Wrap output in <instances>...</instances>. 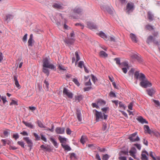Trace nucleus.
<instances>
[{"label": "nucleus", "instance_id": "nucleus-1", "mask_svg": "<svg viewBox=\"0 0 160 160\" xmlns=\"http://www.w3.org/2000/svg\"><path fill=\"white\" fill-rule=\"evenodd\" d=\"M134 78L141 81L140 85L142 88H146L152 86V83L148 80L145 75L142 73H139V71H136L135 72Z\"/></svg>", "mask_w": 160, "mask_h": 160}, {"label": "nucleus", "instance_id": "nucleus-2", "mask_svg": "<svg viewBox=\"0 0 160 160\" xmlns=\"http://www.w3.org/2000/svg\"><path fill=\"white\" fill-rule=\"evenodd\" d=\"M72 13L70 14V17L74 19H77L78 18L77 15L75 14L81 15L83 13V12L82 9L79 7H76L73 9H72Z\"/></svg>", "mask_w": 160, "mask_h": 160}, {"label": "nucleus", "instance_id": "nucleus-3", "mask_svg": "<svg viewBox=\"0 0 160 160\" xmlns=\"http://www.w3.org/2000/svg\"><path fill=\"white\" fill-rule=\"evenodd\" d=\"M66 5L60 2L55 1L52 4V7L57 10H62L66 8Z\"/></svg>", "mask_w": 160, "mask_h": 160}, {"label": "nucleus", "instance_id": "nucleus-4", "mask_svg": "<svg viewBox=\"0 0 160 160\" xmlns=\"http://www.w3.org/2000/svg\"><path fill=\"white\" fill-rule=\"evenodd\" d=\"M42 67H47L52 69H56L55 67L52 64H50V62L48 58L46 57L43 60Z\"/></svg>", "mask_w": 160, "mask_h": 160}, {"label": "nucleus", "instance_id": "nucleus-5", "mask_svg": "<svg viewBox=\"0 0 160 160\" xmlns=\"http://www.w3.org/2000/svg\"><path fill=\"white\" fill-rule=\"evenodd\" d=\"M137 133L135 132L130 135L128 137V139L132 142H137L140 140L139 137L137 136Z\"/></svg>", "mask_w": 160, "mask_h": 160}, {"label": "nucleus", "instance_id": "nucleus-6", "mask_svg": "<svg viewBox=\"0 0 160 160\" xmlns=\"http://www.w3.org/2000/svg\"><path fill=\"white\" fill-rule=\"evenodd\" d=\"M63 94L64 96H67L69 98L72 99L73 98L72 93L66 88H63Z\"/></svg>", "mask_w": 160, "mask_h": 160}, {"label": "nucleus", "instance_id": "nucleus-7", "mask_svg": "<svg viewBox=\"0 0 160 160\" xmlns=\"http://www.w3.org/2000/svg\"><path fill=\"white\" fill-rule=\"evenodd\" d=\"M93 112L95 114L97 122H98L100 120L103 119V113L101 112H99L96 110H94Z\"/></svg>", "mask_w": 160, "mask_h": 160}, {"label": "nucleus", "instance_id": "nucleus-8", "mask_svg": "<svg viewBox=\"0 0 160 160\" xmlns=\"http://www.w3.org/2000/svg\"><path fill=\"white\" fill-rule=\"evenodd\" d=\"M23 139L26 141L28 144V146L30 148V150H31L33 146V142L32 140L30 139L29 137H24Z\"/></svg>", "mask_w": 160, "mask_h": 160}, {"label": "nucleus", "instance_id": "nucleus-9", "mask_svg": "<svg viewBox=\"0 0 160 160\" xmlns=\"http://www.w3.org/2000/svg\"><path fill=\"white\" fill-rule=\"evenodd\" d=\"M136 152V150L134 147H132L131 148V149L129 151L130 155L132 156L134 159H137L136 157V155H135Z\"/></svg>", "mask_w": 160, "mask_h": 160}, {"label": "nucleus", "instance_id": "nucleus-10", "mask_svg": "<svg viewBox=\"0 0 160 160\" xmlns=\"http://www.w3.org/2000/svg\"><path fill=\"white\" fill-rule=\"evenodd\" d=\"M64 42L68 45H70L72 44L74 41V40L72 38H65L64 39Z\"/></svg>", "mask_w": 160, "mask_h": 160}, {"label": "nucleus", "instance_id": "nucleus-11", "mask_svg": "<svg viewBox=\"0 0 160 160\" xmlns=\"http://www.w3.org/2000/svg\"><path fill=\"white\" fill-rule=\"evenodd\" d=\"M76 115L78 121L81 122L82 121V114L81 110L79 108H77L76 109Z\"/></svg>", "mask_w": 160, "mask_h": 160}, {"label": "nucleus", "instance_id": "nucleus-12", "mask_svg": "<svg viewBox=\"0 0 160 160\" xmlns=\"http://www.w3.org/2000/svg\"><path fill=\"white\" fill-rule=\"evenodd\" d=\"M65 128H64L57 127L55 129V132L58 134H63L64 133Z\"/></svg>", "mask_w": 160, "mask_h": 160}, {"label": "nucleus", "instance_id": "nucleus-13", "mask_svg": "<svg viewBox=\"0 0 160 160\" xmlns=\"http://www.w3.org/2000/svg\"><path fill=\"white\" fill-rule=\"evenodd\" d=\"M133 6L132 3H128L127 5L126 10L127 12L129 13L130 12L132 11L133 10Z\"/></svg>", "mask_w": 160, "mask_h": 160}, {"label": "nucleus", "instance_id": "nucleus-14", "mask_svg": "<svg viewBox=\"0 0 160 160\" xmlns=\"http://www.w3.org/2000/svg\"><path fill=\"white\" fill-rule=\"evenodd\" d=\"M146 91L148 95L152 97L156 92L155 90L152 88L148 89L146 90Z\"/></svg>", "mask_w": 160, "mask_h": 160}, {"label": "nucleus", "instance_id": "nucleus-15", "mask_svg": "<svg viewBox=\"0 0 160 160\" xmlns=\"http://www.w3.org/2000/svg\"><path fill=\"white\" fill-rule=\"evenodd\" d=\"M146 154L148 155V154L147 151H143L142 152L141 154V159L142 160H148V158Z\"/></svg>", "mask_w": 160, "mask_h": 160}, {"label": "nucleus", "instance_id": "nucleus-16", "mask_svg": "<svg viewBox=\"0 0 160 160\" xmlns=\"http://www.w3.org/2000/svg\"><path fill=\"white\" fill-rule=\"evenodd\" d=\"M98 35L103 38L105 40H108L109 39V37H108L107 35L102 32H100L98 34Z\"/></svg>", "mask_w": 160, "mask_h": 160}, {"label": "nucleus", "instance_id": "nucleus-17", "mask_svg": "<svg viewBox=\"0 0 160 160\" xmlns=\"http://www.w3.org/2000/svg\"><path fill=\"white\" fill-rule=\"evenodd\" d=\"M58 139L61 144H66L67 139L65 138L62 137L61 136H59L58 137Z\"/></svg>", "mask_w": 160, "mask_h": 160}, {"label": "nucleus", "instance_id": "nucleus-18", "mask_svg": "<svg viewBox=\"0 0 160 160\" xmlns=\"http://www.w3.org/2000/svg\"><path fill=\"white\" fill-rule=\"evenodd\" d=\"M22 122L26 126L30 128L33 129L34 128L33 125H32L31 122H28L24 121H23Z\"/></svg>", "mask_w": 160, "mask_h": 160}, {"label": "nucleus", "instance_id": "nucleus-19", "mask_svg": "<svg viewBox=\"0 0 160 160\" xmlns=\"http://www.w3.org/2000/svg\"><path fill=\"white\" fill-rule=\"evenodd\" d=\"M144 130L146 133L151 134L153 132L149 128V127L147 125H145L144 126Z\"/></svg>", "mask_w": 160, "mask_h": 160}, {"label": "nucleus", "instance_id": "nucleus-20", "mask_svg": "<svg viewBox=\"0 0 160 160\" xmlns=\"http://www.w3.org/2000/svg\"><path fill=\"white\" fill-rule=\"evenodd\" d=\"M106 104V102L102 99H99L97 101V104L98 106H103Z\"/></svg>", "mask_w": 160, "mask_h": 160}, {"label": "nucleus", "instance_id": "nucleus-21", "mask_svg": "<svg viewBox=\"0 0 160 160\" xmlns=\"http://www.w3.org/2000/svg\"><path fill=\"white\" fill-rule=\"evenodd\" d=\"M50 140L52 143L54 147L56 148H57L58 147V144L54 138L52 137H51L50 138Z\"/></svg>", "mask_w": 160, "mask_h": 160}, {"label": "nucleus", "instance_id": "nucleus-22", "mask_svg": "<svg viewBox=\"0 0 160 160\" xmlns=\"http://www.w3.org/2000/svg\"><path fill=\"white\" fill-rule=\"evenodd\" d=\"M147 17L150 21H152L154 20V16L151 12L149 11L148 12Z\"/></svg>", "mask_w": 160, "mask_h": 160}, {"label": "nucleus", "instance_id": "nucleus-23", "mask_svg": "<svg viewBox=\"0 0 160 160\" xmlns=\"http://www.w3.org/2000/svg\"><path fill=\"white\" fill-rule=\"evenodd\" d=\"M14 80L15 82V84L16 86L18 88H20V86L19 85L17 79V76L16 75L14 76Z\"/></svg>", "mask_w": 160, "mask_h": 160}, {"label": "nucleus", "instance_id": "nucleus-24", "mask_svg": "<svg viewBox=\"0 0 160 160\" xmlns=\"http://www.w3.org/2000/svg\"><path fill=\"white\" fill-rule=\"evenodd\" d=\"M137 120L140 122L142 123H148V122L144 119L142 117H139L137 118Z\"/></svg>", "mask_w": 160, "mask_h": 160}, {"label": "nucleus", "instance_id": "nucleus-25", "mask_svg": "<svg viewBox=\"0 0 160 160\" xmlns=\"http://www.w3.org/2000/svg\"><path fill=\"white\" fill-rule=\"evenodd\" d=\"M130 37L133 42H137V38L135 34L132 33H131L130 35Z\"/></svg>", "mask_w": 160, "mask_h": 160}, {"label": "nucleus", "instance_id": "nucleus-26", "mask_svg": "<svg viewBox=\"0 0 160 160\" xmlns=\"http://www.w3.org/2000/svg\"><path fill=\"white\" fill-rule=\"evenodd\" d=\"M33 35L31 34L30 35L28 41V45L32 47V41L33 40Z\"/></svg>", "mask_w": 160, "mask_h": 160}, {"label": "nucleus", "instance_id": "nucleus-27", "mask_svg": "<svg viewBox=\"0 0 160 160\" xmlns=\"http://www.w3.org/2000/svg\"><path fill=\"white\" fill-rule=\"evenodd\" d=\"M131 57L133 58L136 59L139 62L141 61L140 55H139L138 54V55L136 54H133L131 56Z\"/></svg>", "mask_w": 160, "mask_h": 160}, {"label": "nucleus", "instance_id": "nucleus-28", "mask_svg": "<svg viewBox=\"0 0 160 160\" xmlns=\"http://www.w3.org/2000/svg\"><path fill=\"white\" fill-rule=\"evenodd\" d=\"M47 67H43L42 72L46 74L47 76H48L50 74L49 71Z\"/></svg>", "mask_w": 160, "mask_h": 160}, {"label": "nucleus", "instance_id": "nucleus-29", "mask_svg": "<svg viewBox=\"0 0 160 160\" xmlns=\"http://www.w3.org/2000/svg\"><path fill=\"white\" fill-rule=\"evenodd\" d=\"M99 56L101 57L106 58L108 57V55L105 52L102 51L99 53Z\"/></svg>", "mask_w": 160, "mask_h": 160}, {"label": "nucleus", "instance_id": "nucleus-30", "mask_svg": "<svg viewBox=\"0 0 160 160\" xmlns=\"http://www.w3.org/2000/svg\"><path fill=\"white\" fill-rule=\"evenodd\" d=\"M61 146L65 150L70 151L71 149L70 147L68 145H64V144H61Z\"/></svg>", "mask_w": 160, "mask_h": 160}, {"label": "nucleus", "instance_id": "nucleus-31", "mask_svg": "<svg viewBox=\"0 0 160 160\" xmlns=\"http://www.w3.org/2000/svg\"><path fill=\"white\" fill-rule=\"evenodd\" d=\"M154 39L152 36H150L147 38L146 42L148 44H149L150 42H153V41L154 40Z\"/></svg>", "mask_w": 160, "mask_h": 160}, {"label": "nucleus", "instance_id": "nucleus-32", "mask_svg": "<svg viewBox=\"0 0 160 160\" xmlns=\"http://www.w3.org/2000/svg\"><path fill=\"white\" fill-rule=\"evenodd\" d=\"M91 77L93 82L94 84H96V82L98 81L97 78L93 74H91Z\"/></svg>", "mask_w": 160, "mask_h": 160}, {"label": "nucleus", "instance_id": "nucleus-33", "mask_svg": "<svg viewBox=\"0 0 160 160\" xmlns=\"http://www.w3.org/2000/svg\"><path fill=\"white\" fill-rule=\"evenodd\" d=\"M69 154L70 155V158L71 160H74L77 158L76 155L75 153L72 152L70 153Z\"/></svg>", "mask_w": 160, "mask_h": 160}, {"label": "nucleus", "instance_id": "nucleus-34", "mask_svg": "<svg viewBox=\"0 0 160 160\" xmlns=\"http://www.w3.org/2000/svg\"><path fill=\"white\" fill-rule=\"evenodd\" d=\"M82 95H81L78 96H76L75 97V100L76 101H78V102H79L82 100Z\"/></svg>", "mask_w": 160, "mask_h": 160}, {"label": "nucleus", "instance_id": "nucleus-35", "mask_svg": "<svg viewBox=\"0 0 160 160\" xmlns=\"http://www.w3.org/2000/svg\"><path fill=\"white\" fill-rule=\"evenodd\" d=\"M149 154V156L152 158V160H156V157H155L156 156V155L154 152L151 151L150 152Z\"/></svg>", "mask_w": 160, "mask_h": 160}, {"label": "nucleus", "instance_id": "nucleus-36", "mask_svg": "<svg viewBox=\"0 0 160 160\" xmlns=\"http://www.w3.org/2000/svg\"><path fill=\"white\" fill-rule=\"evenodd\" d=\"M75 55L76 58V61L75 62V65L77 64V62L80 59V57L78 54V52L76 51L75 52Z\"/></svg>", "mask_w": 160, "mask_h": 160}, {"label": "nucleus", "instance_id": "nucleus-37", "mask_svg": "<svg viewBox=\"0 0 160 160\" xmlns=\"http://www.w3.org/2000/svg\"><path fill=\"white\" fill-rule=\"evenodd\" d=\"M13 18V16L12 15L10 14H8L6 16L5 20L7 21L8 20H10L11 19H12Z\"/></svg>", "mask_w": 160, "mask_h": 160}, {"label": "nucleus", "instance_id": "nucleus-38", "mask_svg": "<svg viewBox=\"0 0 160 160\" xmlns=\"http://www.w3.org/2000/svg\"><path fill=\"white\" fill-rule=\"evenodd\" d=\"M120 68H122H122L123 67H126V68H128V65L127 62H124L122 63L121 64V65H120Z\"/></svg>", "mask_w": 160, "mask_h": 160}, {"label": "nucleus", "instance_id": "nucleus-39", "mask_svg": "<svg viewBox=\"0 0 160 160\" xmlns=\"http://www.w3.org/2000/svg\"><path fill=\"white\" fill-rule=\"evenodd\" d=\"M17 143L19 146H21L22 148H25V143L23 142L22 141H18V142Z\"/></svg>", "mask_w": 160, "mask_h": 160}, {"label": "nucleus", "instance_id": "nucleus-40", "mask_svg": "<svg viewBox=\"0 0 160 160\" xmlns=\"http://www.w3.org/2000/svg\"><path fill=\"white\" fill-rule=\"evenodd\" d=\"M33 135L35 138L36 141H39L40 140V137L36 133L34 132Z\"/></svg>", "mask_w": 160, "mask_h": 160}, {"label": "nucleus", "instance_id": "nucleus-41", "mask_svg": "<svg viewBox=\"0 0 160 160\" xmlns=\"http://www.w3.org/2000/svg\"><path fill=\"white\" fill-rule=\"evenodd\" d=\"M128 150L126 151H122L120 152L119 154L120 156H121L122 155H128Z\"/></svg>", "mask_w": 160, "mask_h": 160}, {"label": "nucleus", "instance_id": "nucleus-42", "mask_svg": "<svg viewBox=\"0 0 160 160\" xmlns=\"http://www.w3.org/2000/svg\"><path fill=\"white\" fill-rule=\"evenodd\" d=\"M146 28L150 31H151L154 29L153 27L149 24H148L146 26Z\"/></svg>", "mask_w": 160, "mask_h": 160}, {"label": "nucleus", "instance_id": "nucleus-43", "mask_svg": "<svg viewBox=\"0 0 160 160\" xmlns=\"http://www.w3.org/2000/svg\"><path fill=\"white\" fill-rule=\"evenodd\" d=\"M37 123L38 126L41 128H45L44 126H43V124L39 120H38L37 121Z\"/></svg>", "mask_w": 160, "mask_h": 160}, {"label": "nucleus", "instance_id": "nucleus-44", "mask_svg": "<svg viewBox=\"0 0 160 160\" xmlns=\"http://www.w3.org/2000/svg\"><path fill=\"white\" fill-rule=\"evenodd\" d=\"M119 107L122 109L125 110V109L126 106L125 105L123 104L121 102H120L119 103Z\"/></svg>", "mask_w": 160, "mask_h": 160}, {"label": "nucleus", "instance_id": "nucleus-45", "mask_svg": "<svg viewBox=\"0 0 160 160\" xmlns=\"http://www.w3.org/2000/svg\"><path fill=\"white\" fill-rule=\"evenodd\" d=\"M72 81L78 86L80 85V84L78 82V80L76 78H74L72 80Z\"/></svg>", "mask_w": 160, "mask_h": 160}, {"label": "nucleus", "instance_id": "nucleus-46", "mask_svg": "<svg viewBox=\"0 0 160 160\" xmlns=\"http://www.w3.org/2000/svg\"><path fill=\"white\" fill-rule=\"evenodd\" d=\"M84 62L83 61H81L79 62L78 65V67L80 68H82V66H84Z\"/></svg>", "mask_w": 160, "mask_h": 160}, {"label": "nucleus", "instance_id": "nucleus-47", "mask_svg": "<svg viewBox=\"0 0 160 160\" xmlns=\"http://www.w3.org/2000/svg\"><path fill=\"white\" fill-rule=\"evenodd\" d=\"M109 108L108 107H106L104 108H102L101 109L102 111L103 112V113H106L107 111L108 110H109Z\"/></svg>", "mask_w": 160, "mask_h": 160}, {"label": "nucleus", "instance_id": "nucleus-48", "mask_svg": "<svg viewBox=\"0 0 160 160\" xmlns=\"http://www.w3.org/2000/svg\"><path fill=\"white\" fill-rule=\"evenodd\" d=\"M1 99L2 100L3 104H5L6 103L8 102L6 100V96H2L1 97Z\"/></svg>", "mask_w": 160, "mask_h": 160}, {"label": "nucleus", "instance_id": "nucleus-49", "mask_svg": "<svg viewBox=\"0 0 160 160\" xmlns=\"http://www.w3.org/2000/svg\"><path fill=\"white\" fill-rule=\"evenodd\" d=\"M12 138H14L15 140H17L19 138V136L18 133L13 135Z\"/></svg>", "mask_w": 160, "mask_h": 160}, {"label": "nucleus", "instance_id": "nucleus-50", "mask_svg": "<svg viewBox=\"0 0 160 160\" xmlns=\"http://www.w3.org/2000/svg\"><path fill=\"white\" fill-rule=\"evenodd\" d=\"M28 34H26L22 38V40L24 42H26L27 39Z\"/></svg>", "mask_w": 160, "mask_h": 160}, {"label": "nucleus", "instance_id": "nucleus-51", "mask_svg": "<svg viewBox=\"0 0 160 160\" xmlns=\"http://www.w3.org/2000/svg\"><path fill=\"white\" fill-rule=\"evenodd\" d=\"M109 158V157L108 155L107 154L104 155L103 156L102 158V160H108V159Z\"/></svg>", "mask_w": 160, "mask_h": 160}, {"label": "nucleus", "instance_id": "nucleus-52", "mask_svg": "<svg viewBox=\"0 0 160 160\" xmlns=\"http://www.w3.org/2000/svg\"><path fill=\"white\" fill-rule=\"evenodd\" d=\"M18 105V103L16 101H15V100H12L11 102L10 103V105Z\"/></svg>", "mask_w": 160, "mask_h": 160}, {"label": "nucleus", "instance_id": "nucleus-53", "mask_svg": "<svg viewBox=\"0 0 160 160\" xmlns=\"http://www.w3.org/2000/svg\"><path fill=\"white\" fill-rule=\"evenodd\" d=\"M41 139L44 141L45 142H47V140L46 138H45V137L44 136V135L42 134H41Z\"/></svg>", "mask_w": 160, "mask_h": 160}, {"label": "nucleus", "instance_id": "nucleus-54", "mask_svg": "<svg viewBox=\"0 0 160 160\" xmlns=\"http://www.w3.org/2000/svg\"><path fill=\"white\" fill-rule=\"evenodd\" d=\"M66 133L68 135H70L72 131L69 128H67L66 129Z\"/></svg>", "mask_w": 160, "mask_h": 160}, {"label": "nucleus", "instance_id": "nucleus-55", "mask_svg": "<svg viewBox=\"0 0 160 160\" xmlns=\"http://www.w3.org/2000/svg\"><path fill=\"white\" fill-rule=\"evenodd\" d=\"M92 106L93 108H99V107L97 103H92Z\"/></svg>", "mask_w": 160, "mask_h": 160}, {"label": "nucleus", "instance_id": "nucleus-56", "mask_svg": "<svg viewBox=\"0 0 160 160\" xmlns=\"http://www.w3.org/2000/svg\"><path fill=\"white\" fill-rule=\"evenodd\" d=\"M109 96L112 97H116V95L113 92L111 91L109 93Z\"/></svg>", "mask_w": 160, "mask_h": 160}, {"label": "nucleus", "instance_id": "nucleus-57", "mask_svg": "<svg viewBox=\"0 0 160 160\" xmlns=\"http://www.w3.org/2000/svg\"><path fill=\"white\" fill-rule=\"evenodd\" d=\"M108 40H109L111 41H115V39L114 37H109V39Z\"/></svg>", "mask_w": 160, "mask_h": 160}, {"label": "nucleus", "instance_id": "nucleus-58", "mask_svg": "<svg viewBox=\"0 0 160 160\" xmlns=\"http://www.w3.org/2000/svg\"><path fill=\"white\" fill-rule=\"evenodd\" d=\"M134 145L135 146L138 150H140L141 149V146L140 144L136 143L134 144Z\"/></svg>", "mask_w": 160, "mask_h": 160}, {"label": "nucleus", "instance_id": "nucleus-59", "mask_svg": "<svg viewBox=\"0 0 160 160\" xmlns=\"http://www.w3.org/2000/svg\"><path fill=\"white\" fill-rule=\"evenodd\" d=\"M82 139V141H86L87 140V137L85 136H82L80 140H81Z\"/></svg>", "mask_w": 160, "mask_h": 160}, {"label": "nucleus", "instance_id": "nucleus-60", "mask_svg": "<svg viewBox=\"0 0 160 160\" xmlns=\"http://www.w3.org/2000/svg\"><path fill=\"white\" fill-rule=\"evenodd\" d=\"M75 26H80L82 27V29H83L84 28V25L81 23H76L75 24Z\"/></svg>", "mask_w": 160, "mask_h": 160}, {"label": "nucleus", "instance_id": "nucleus-61", "mask_svg": "<svg viewBox=\"0 0 160 160\" xmlns=\"http://www.w3.org/2000/svg\"><path fill=\"white\" fill-rule=\"evenodd\" d=\"M97 29V27L96 25L92 24H91V29Z\"/></svg>", "mask_w": 160, "mask_h": 160}, {"label": "nucleus", "instance_id": "nucleus-62", "mask_svg": "<svg viewBox=\"0 0 160 160\" xmlns=\"http://www.w3.org/2000/svg\"><path fill=\"white\" fill-rule=\"evenodd\" d=\"M114 60L116 61V63L117 64L119 65L120 67V65H121L120 59L118 58H115Z\"/></svg>", "mask_w": 160, "mask_h": 160}, {"label": "nucleus", "instance_id": "nucleus-63", "mask_svg": "<svg viewBox=\"0 0 160 160\" xmlns=\"http://www.w3.org/2000/svg\"><path fill=\"white\" fill-rule=\"evenodd\" d=\"M127 68L126 67H122V70L123 72L124 73H126L127 72Z\"/></svg>", "mask_w": 160, "mask_h": 160}, {"label": "nucleus", "instance_id": "nucleus-64", "mask_svg": "<svg viewBox=\"0 0 160 160\" xmlns=\"http://www.w3.org/2000/svg\"><path fill=\"white\" fill-rule=\"evenodd\" d=\"M118 159L120 160H127L126 157H119Z\"/></svg>", "mask_w": 160, "mask_h": 160}]
</instances>
